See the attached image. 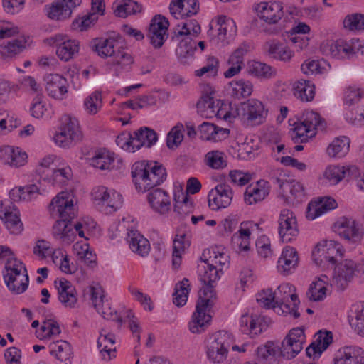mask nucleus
<instances>
[{
  "instance_id": "5fc2aeb1",
  "label": "nucleus",
  "mask_w": 364,
  "mask_h": 364,
  "mask_svg": "<svg viewBox=\"0 0 364 364\" xmlns=\"http://www.w3.org/2000/svg\"><path fill=\"white\" fill-rule=\"evenodd\" d=\"M248 73L261 78H271L276 75V70L270 65L258 61H250L248 63Z\"/></svg>"
},
{
  "instance_id": "a878e982",
  "label": "nucleus",
  "mask_w": 364,
  "mask_h": 364,
  "mask_svg": "<svg viewBox=\"0 0 364 364\" xmlns=\"http://www.w3.org/2000/svg\"><path fill=\"white\" fill-rule=\"evenodd\" d=\"M269 191V183L264 180H259L247 187L244 193L245 202L248 205L259 203L264 200Z\"/></svg>"
},
{
  "instance_id": "39448f33",
  "label": "nucleus",
  "mask_w": 364,
  "mask_h": 364,
  "mask_svg": "<svg viewBox=\"0 0 364 364\" xmlns=\"http://www.w3.org/2000/svg\"><path fill=\"white\" fill-rule=\"evenodd\" d=\"M232 343V334L220 331L209 336L206 340V355L208 360L214 364L224 362L228 354V349Z\"/></svg>"
},
{
  "instance_id": "9b49d317",
  "label": "nucleus",
  "mask_w": 364,
  "mask_h": 364,
  "mask_svg": "<svg viewBox=\"0 0 364 364\" xmlns=\"http://www.w3.org/2000/svg\"><path fill=\"white\" fill-rule=\"evenodd\" d=\"M279 234L284 242H290L298 236L297 221L291 210L284 209L281 211L279 218Z\"/></svg>"
},
{
  "instance_id": "0e129e2a",
  "label": "nucleus",
  "mask_w": 364,
  "mask_h": 364,
  "mask_svg": "<svg viewBox=\"0 0 364 364\" xmlns=\"http://www.w3.org/2000/svg\"><path fill=\"white\" fill-rule=\"evenodd\" d=\"M112 58V64L117 71L128 70L133 63L132 56L124 50H118Z\"/></svg>"
},
{
  "instance_id": "5701e85b",
  "label": "nucleus",
  "mask_w": 364,
  "mask_h": 364,
  "mask_svg": "<svg viewBox=\"0 0 364 364\" xmlns=\"http://www.w3.org/2000/svg\"><path fill=\"white\" fill-rule=\"evenodd\" d=\"M249 51V45L240 44L230 55L228 60V69L224 73V77L231 78L239 74L245 65L244 57Z\"/></svg>"
},
{
  "instance_id": "37998d69",
  "label": "nucleus",
  "mask_w": 364,
  "mask_h": 364,
  "mask_svg": "<svg viewBox=\"0 0 364 364\" xmlns=\"http://www.w3.org/2000/svg\"><path fill=\"white\" fill-rule=\"evenodd\" d=\"M117 41L113 38H97L92 42L94 51L102 58L112 57L116 52Z\"/></svg>"
},
{
  "instance_id": "f3484780",
  "label": "nucleus",
  "mask_w": 364,
  "mask_h": 364,
  "mask_svg": "<svg viewBox=\"0 0 364 364\" xmlns=\"http://www.w3.org/2000/svg\"><path fill=\"white\" fill-rule=\"evenodd\" d=\"M146 198L150 208L159 214L164 215L171 210V196L168 191L163 188H156L150 190Z\"/></svg>"
},
{
  "instance_id": "338daca9",
  "label": "nucleus",
  "mask_w": 364,
  "mask_h": 364,
  "mask_svg": "<svg viewBox=\"0 0 364 364\" xmlns=\"http://www.w3.org/2000/svg\"><path fill=\"white\" fill-rule=\"evenodd\" d=\"M364 98V88L357 85H350L346 88L344 94V105L349 107Z\"/></svg>"
},
{
  "instance_id": "6ab92c4d",
  "label": "nucleus",
  "mask_w": 364,
  "mask_h": 364,
  "mask_svg": "<svg viewBox=\"0 0 364 364\" xmlns=\"http://www.w3.org/2000/svg\"><path fill=\"white\" fill-rule=\"evenodd\" d=\"M357 263L345 259L337 265L333 277V283L340 289H344L357 272Z\"/></svg>"
},
{
  "instance_id": "a18cd8bd",
  "label": "nucleus",
  "mask_w": 364,
  "mask_h": 364,
  "mask_svg": "<svg viewBox=\"0 0 364 364\" xmlns=\"http://www.w3.org/2000/svg\"><path fill=\"white\" fill-rule=\"evenodd\" d=\"M222 274L221 268H216L201 262L198 265L199 279L205 285H212L220 278Z\"/></svg>"
},
{
  "instance_id": "1a4fd4ad",
  "label": "nucleus",
  "mask_w": 364,
  "mask_h": 364,
  "mask_svg": "<svg viewBox=\"0 0 364 364\" xmlns=\"http://www.w3.org/2000/svg\"><path fill=\"white\" fill-rule=\"evenodd\" d=\"M93 200L105 207L107 213H112L119 209L123 203L122 195L115 190L104 186H97L92 191Z\"/></svg>"
},
{
  "instance_id": "2f4dec72",
  "label": "nucleus",
  "mask_w": 364,
  "mask_h": 364,
  "mask_svg": "<svg viewBox=\"0 0 364 364\" xmlns=\"http://www.w3.org/2000/svg\"><path fill=\"white\" fill-rule=\"evenodd\" d=\"M50 353L60 364H70L73 357L72 347L70 344L63 340H58L50 343L48 346Z\"/></svg>"
},
{
  "instance_id": "13d9d810",
  "label": "nucleus",
  "mask_w": 364,
  "mask_h": 364,
  "mask_svg": "<svg viewBox=\"0 0 364 364\" xmlns=\"http://www.w3.org/2000/svg\"><path fill=\"white\" fill-rule=\"evenodd\" d=\"M189 287V280L186 278L176 284L173 302L177 306H183L186 304L190 291Z\"/></svg>"
},
{
  "instance_id": "393cba45",
  "label": "nucleus",
  "mask_w": 364,
  "mask_h": 364,
  "mask_svg": "<svg viewBox=\"0 0 364 364\" xmlns=\"http://www.w3.org/2000/svg\"><path fill=\"white\" fill-rule=\"evenodd\" d=\"M276 183L284 193H289L287 196V200L292 204L301 203L304 198V188L301 183L296 181H282L277 178Z\"/></svg>"
},
{
  "instance_id": "e433bc0d",
  "label": "nucleus",
  "mask_w": 364,
  "mask_h": 364,
  "mask_svg": "<svg viewBox=\"0 0 364 364\" xmlns=\"http://www.w3.org/2000/svg\"><path fill=\"white\" fill-rule=\"evenodd\" d=\"M337 46H338L339 49L337 58L350 59L354 58L358 53H360L362 55V50H363L361 40L355 38L350 41L340 38Z\"/></svg>"
},
{
  "instance_id": "7ed1b4c3",
  "label": "nucleus",
  "mask_w": 364,
  "mask_h": 364,
  "mask_svg": "<svg viewBox=\"0 0 364 364\" xmlns=\"http://www.w3.org/2000/svg\"><path fill=\"white\" fill-rule=\"evenodd\" d=\"M216 299V294L213 285H205L199 291V298L196 311L188 323V328L193 333H201L210 326L211 316L209 311Z\"/></svg>"
},
{
  "instance_id": "052dcab7",
  "label": "nucleus",
  "mask_w": 364,
  "mask_h": 364,
  "mask_svg": "<svg viewBox=\"0 0 364 364\" xmlns=\"http://www.w3.org/2000/svg\"><path fill=\"white\" fill-rule=\"evenodd\" d=\"M343 26L346 30L351 32L364 30V14L360 13L348 14L343 21Z\"/></svg>"
},
{
  "instance_id": "f257e3e1",
  "label": "nucleus",
  "mask_w": 364,
  "mask_h": 364,
  "mask_svg": "<svg viewBox=\"0 0 364 364\" xmlns=\"http://www.w3.org/2000/svg\"><path fill=\"white\" fill-rule=\"evenodd\" d=\"M50 214L60 218L53 227V237L63 243L70 244L74 241L73 224L70 220L75 216L71 195L65 191L53 198L49 205Z\"/></svg>"
},
{
  "instance_id": "423d86ee",
  "label": "nucleus",
  "mask_w": 364,
  "mask_h": 364,
  "mask_svg": "<svg viewBox=\"0 0 364 364\" xmlns=\"http://www.w3.org/2000/svg\"><path fill=\"white\" fill-rule=\"evenodd\" d=\"M333 231L348 244L357 246L364 237V228L358 221L351 217H339L332 225Z\"/></svg>"
},
{
  "instance_id": "4c0bfd02",
  "label": "nucleus",
  "mask_w": 364,
  "mask_h": 364,
  "mask_svg": "<svg viewBox=\"0 0 364 364\" xmlns=\"http://www.w3.org/2000/svg\"><path fill=\"white\" fill-rule=\"evenodd\" d=\"M132 145L139 150L141 146L151 147L157 141L156 133L147 127H141L133 132Z\"/></svg>"
},
{
  "instance_id": "f704fd0d",
  "label": "nucleus",
  "mask_w": 364,
  "mask_h": 364,
  "mask_svg": "<svg viewBox=\"0 0 364 364\" xmlns=\"http://www.w3.org/2000/svg\"><path fill=\"white\" fill-rule=\"evenodd\" d=\"M289 124L293 126L290 129L289 133L291 139L295 143H306L310 139L315 137L317 134L316 131L308 127L307 124L301 120L294 122L293 124H291V120H289Z\"/></svg>"
},
{
  "instance_id": "3c124183",
  "label": "nucleus",
  "mask_w": 364,
  "mask_h": 364,
  "mask_svg": "<svg viewBox=\"0 0 364 364\" xmlns=\"http://www.w3.org/2000/svg\"><path fill=\"white\" fill-rule=\"evenodd\" d=\"M323 40L320 43V53L333 58H337L339 53L338 46L337 43L340 38H338L333 33L322 34Z\"/></svg>"
},
{
  "instance_id": "0eeeda50",
  "label": "nucleus",
  "mask_w": 364,
  "mask_h": 364,
  "mask_svg": "<svg viewBox=\"0 0 364 364\" xmlns=\"http://www.w3.org/2000/svg\"><path fill=\"white\" fill-rule=\"evenodd\" d=\"M82 132L78 120L70 115L65 114L60 119L58 132L53 136L55 143L63 148H69L79 141Z\"/></svg>"
},
{
  "instance_id": "6e6552de",
  "label": "nucleus",
  "mask_w": 364,
  "mask_h": 364,
  "mask_svg": "<svg viewBox=\"0 0 364 364\" xmlns=\"http://www.w3.org/2000/svg\"><path fill=\"white\" fill-rule=\"evenodd\" d=\"M295 291V287L289 283H283L278 287L275 291L277 314H291L295 318L299 317L300 314L297 309L300 301Z\"/></svg>"
},
{
  "instance_id": "bf43d9fd",
  "label": "nucleus",
  "mask_w": 364,
  "mask_h": 364,
  "mask_svg": "<svg viewBox=\"0 0 364 364\" xmlns=\"http://www.w3.org/2000/svg\"><path fill=\"white\" fill-rule=\"evenodd\" d=\"M33 253L40 259H45L48 257H52L53 262L56 263V259L58 258L55 255L57 253L61 254L60 250H55L51 247L49 242L45 240H38L33 247Z\"/></svg>"
},
{
  "instance_id": "09e8293b",
  "label": "nucleus",
  "mask_w": 364,
  "mask_h": 364,
  "mask_svg": "<svg viewBox=\"0 0 364 364\" xmlns=\"http://www.w3.org/2000/svg\"><path fill=\"white\" fill-rule=\"evenodd\" d=\"M31 115L36 119L49 118L51 110L44 100L43 95L38 94L33 100L30 107Z\"/></svg>"
},
{
  "instance_id": "4be33fe9",
  "label": "nucleus",
  "mask_w": 364,
  "mask_h": 364,
  "mask_svg": "<svg viewBox=\"0 0 364 364\" xmlns=\"http://www.w3.org/2000/svg\"><path fill=\"white\" fill-rule=\"evenodd\" d=\"M46 90L49 96L58 100L63 99L68 92L66 78L58 74H49L45 78Z\"/></svg>"
},
{
  "instance_id": "cd10ccee",
  "label": "nucleus",
  "mask_w": 364,
  "mask_h": 364,
  "mask_svg": "<svg viewBox=\"0 0 364 364\" xmlns=\"http://www.w3.org/2000/svg\"><path fill=\"white\" fill-rule=\"evenodd\" d=\"M299 264V255L295 248L287 246L277 262L278 271L284 275L291 274Z\"/></svg>"
},
{
  "instance_id": "2eb2a0df",
  "label": "nucleus",
  "mask_w": 364,
  "mask_h": 364,
  "mask_svg": "<svg viewBox=\"0 0 364 364\" xmlns=\"http://www.w3.org/2000/svg\"><path fill=\"white\" fill-rule=\"evenodd\" d=\"M0 162L12 168H19L27 164L28 154L17 146H1Z\"/></svg>"
},
{
  "instance_id": "20e7f679",
  "label": "nucleus",
  "mask_w": 364,
  "mask_h": 364,
  "mask_svg": "<svg viewBox=\"0 0 364 364\" xmlns=\"http://www.w3.org/2000/svg\"><path fill=\"white\" fill-rule=\"evenodd\" d=\"M200 26L196 20L190 19L178 23L173 29L172 38L178 41L177 51L180 55H191L196 48L193 39L200 33Z\"/></svg>"
},
{
  "instance_id": "aec40b11",
  "label": "nucleus",
  "mask_w": 364,
  "mask_h": 364,
  "mask_svg": "<svg viewBox=\"0 0 364 364\" xmlns=\"http://www.w3.org/2000/svg\"><path fill=\"white\" fill-rule=\"evenodd\" d=\"M259 228L257 223L252 221L242 222L240 225L239 230L233 234L231 240L239 250L247 251L250 249V236L253 232Z\"/></svg>"
},
{
  "instance_id": "603ef678",
  "label": "nucleus",
  "mask_w": 364,
  "mask_h": 364,
  "mask_svg": "<svg viewBox=\"0 0 364 364\" xmlns=\"http://www.w3.org/2000/svg\"><path fill=\"white\" fill-rule=\"evenodd\" d=\"M230 95L236 99L249 97L253 91V85L249 80L240 79L229 83Z\"/></svg>"
},
{
  "instance_id": "680f3d73",
  "label": "nucleus",
  "mask_w": 364,
  "mask_h": 364,
  "mask_svg": "<svg viewBox=\"0 0 364 364\" xmlns=\"http://www.w3.org/2000/svg\"><path fill=\"white\" fill-rule=\"evenodd\" d=\"M102 107V93L95 91L87 96L84 100V108L89 114H96Z\"/></svg>"
},
{
  "instance_id": "69168bd1",
  "label": "nucleus",
  "mask_w": 364,
  "mask_h": 364,
  "mask_svg": "<svg viewBox=\"0 0 364 364\" xmlns=\"http://www.w3.org/2000/svg\"><path fill=\"white\" fill-rule=\"evenodd\" d=\"M343 168L340 164L328 165L323 171V176L330 185H336L343 179Z\"/></svg>"
},
{
  "instance_id": "864d4df0",
  "label": "nucleus",
  "mask_w": 364,
  "mask_h": 364,
  "mask_svg": "<svg viewBox=\"0 0 364 364\" xmlns=\"http://www.w3.org/2000/svg\"><path fill=\"white\" fill-rule=\"evenodd\" d=\"M218 26V36L220 40H224L228 37L233 36L237 31L235 21L225 16H220L215 21Z\"/></svg>"
},
{
  "instance_id": "79ce46f5",
  "label": "nucleus",
  "mask_w": 364,
  "mask_h": 364,
  "mask_svg": "<svg viewBox=\"0 0 364 364\" xmlns=\"http://www.w3.org/2000/svg\"><path fill=\"white\" fill-rule=\"evenodd\" d=\"M267 46L269 55L277 60L289 63L294 55L292 50L279 41H270Z\"/></svg>"
},
{
  "instance_id": "6e6d98bb",
  "label": "nucleus",
  "mask_w": 364,
  "mask_h": 364,
  "mask_svg": "<svg viewBox=\"0 0 364 364\" xmlns=\"http://www.w3.org/2000/svg\"><path fill=\"white\" fill-rule=\"evenodd\" d=\"M219 102H215L214 97L212 96V93L203 94L200 100L197 103V109L199 112H202L203 114H205L206 117H211L213 114H216L218 112Z\"/></svg>"
},
{
  "instance_id": "412c9836",
  "label": "nucleus",
  "mask_w": 364,
  "mask_h": 364,
  "mask_svg": "<svg viewBox=\"0 0 364 364\" xmlns=\"http://www.w3.org/2000/svg\"><path fill=\"white\" fill-rule=\"evenodd\" d=\"M242 109L243 116L255 125L262 124L267 115L263 103L256 99L248 100L242 105Z\"/></svg>"
},
{
  "instance_id": "58836bf2",
  "label": "nucleus",
  "mask_w": 364,
  "mask_h": 364,
  "mask_svg": "<svg viewBox=\"0 0 364 364\" xmlns=\"http://www.w3.org/2000/svg\"><path fill=\"white\" fill-rule=\"evenodd\" d=\"M292 90L294 95L302 102L312 101L316 94V85L306 80L296 81Z\"/></svg>"
},
{
  "instance_id": "9d476101",
  "label": "nucleus",
  "mask_w": 364,
  "mask_h": 364,
  "mask_svg": "<svg viewBox=\"0 0 364 364\" xmlns=\"http://www.w3.org/2000/svg\"><path fill=\"white\" fill-rule=\"evenodd\" d=\"M50 43L56 47L57 56L65 62L73 59L79 52V42L63 34H57L51 37Z\"/></svg>"
},
{
  "instance_id": "7c9ffc66",
  "label": "nucleus",
  "mask_w": 364,
  "mask_h": 364,
  "mask_svg": "<svg viewBox=\"0 0 364 364\" xmlns=\"http://www.w3.org/2000/svg\"><path fill=\"white\" fill-rule=\"evenodd\" d=\"M320 252L326 262L334 265L337 262V257H343L345 255L346 250L343 245L336 240H323L320 243Z\"/></svg>"
},
{
  "instance_id": "ea45409f",
  "label": "nucleus",
  "mask_w": 364,
  "mask_h": 364,
  "mask_svg": "<svg viewBox=\"0 0 364 364\" xmlns=\"http://www.w3.org/2000/svg\"><path fill=\"white\" fill-rule=\"evenodd\" d=\"M4 282L12 293L20 294L23 293L28 288L29 278L27 272L20 274L4 276Z\"/></svg>"
},
{
  "instance_id": "774afa93",
  "label": "nucleus",
  "mask_w": 364,
  "mask_h": 364,
  "mask_svg": "<svg viewBox=\"0 0 364 364\" xmlns=\"http://www.w3.org/2000/svg\"><path fill=\"white\" fill-rule=\"evenodd\" d=\"M73 176L72 170L68 166H63L59 168H52V178L53 183L63 186Z\"/></svg>"
},
{
  "instance_id": "f8f14e48",
  "label": "nucleus",
  "mask_w": 364,
  "mask_h": 364,
  "mask_svg": "<svg viewBox=\"0 0 364 364\" xmlns=\"http://www.w3.org/2000/svg\"><path fill=\"white\" fill-rule=\"evenodd\" d=\"M232 197V188L226 183H220L209 192L208 205L213 210L225 208L231 204Z\"/></svg>"
},
{
  "instance_id": "a211bd4d",
  "label": "nucleus",
  "mask_w": 364,
  "mask_h": 364,
  "mask_svg": "<svg viewBox=\"0 0 364 364\" xmlns=\"http://www.w3.org/2000/svg\"><path fill=\"white\" fill-rule=\"evenodd\" d=\"M58 300L65 309H75L78 305L77 293L75 287L65 279L55 281Z\"/></svg>"
},
{
  "instance_id": "dca6fc26",
  "label": "nucleus",
  "mask_w": 364,
  "mask_h": 364,
  "mask_svg": "<svg viewBox=\"0 0 364 364\" xmlns=\"http://www.w3.org/2000/svg\"><path fill=\"white\" fill-rule=\"evenodd\" d=\"M168 21L161 15L156 16L151 21L147 36L151 44L156 48H161L168 38Z\"/></svg>"
},
{
  "instance_id": "4d7b16f0",
  "label": "nucleus",
  "mask_w": 364,
  "mask_h": 364,
  "mask_svg": "<svg viewBox=\"0 0 364 364\" xmlns=\"http://www.w3.org/2000/svg\"><path fill=\"white\" fill-rule=\"evenodd\" d=\"M193 202L187 193H181L178 199L175 198L173 210L179 218H183L193 212Z\"/></svg>"
},
{
  "instance_id": "c03bdc74",
  "label": "nucleus",
  "mask_w": 364,
  "mask_h": 364,
  "mask_svg": "<svg viewBox=\"0 0 364 364\" xmlns=\"http://www.w3.org/2000/svg\"><path fill=\"white\" fill-rule=\"evenodd\" d=\"M262 318L257 315L245 314L240 319L241 331L250 336H255L262 332Z\"/></svg>"
},
{
  "instance_id": "c756f323",
  "label": "nucleus",
  "mask_w": 364,
  "mask_h": 364,
  "mask_svg": "<svg viewBox=\"0 0 364 364\" xmlns=\"http://www.w3.org/2000/svg\"><path fill=\"white\" fill-rule=\"evenodd\" d=\"M127 242L129 249L135 254L141 257L148 255L151 249L150 243L138 230L128 229Z\"/></svg>"
},
{
  "instance_id": "8fccbe9b",
  "label": "nucleus",
  "mask_w": 364,
  "mask_h": 364,
  "mask_svg": "<svg viewBox=\"0 0 364 364\" xmlns=\"http://www.w3.org/2000/svg\"><path fill=\"white\" fill-rule=\"evenodd\" d=\"M114 155L105 149L97 150L94 156L89 159L90 164L100 170L109 169L114 162Z\"/></svg>"
},
{
  "instance_id": "a19ab883",
  "label": "nucleus",
  "mask_w": 364,
  "mask_h": 364,
  "mask_svg": "<svg viewBox=\"0 0 364 364\" xmlns=\"http://www.w3.org/2000/svg\"><path fill=\"white\" fill-rule=\"evenodd\" d=\"M350 326L360 336H364V302L352 305L348 313Z\"/></svg>"
},
{
  "instance_id": "b1692460",
  "label": "nucleus",
  "mask_w": 364,
  "mask_h": 364,
  "mask_svg": "<svg viewBox=\"0 0 364 364\" xmlns=\"http://www.w3.org/2000/svg\"><path fill=\"white\" fill-rule=\"evenodd\" d=\"M169 10L175 18H184L196 14L199 11V4L196 0H172Z\"/></svg>"
},
{
  "instance_id": "c85d7f7f",
  "label": "nucleus",
  "mask_w": 364,
  "mask_h": 364,
  "mask_svg": "<svg viewBox=\"0 0 364 364\" xmlns=\"http://www.w3.org/2000/svg\"><path fill=\"white\" fill-rule=\"evenodd\" d=\"M80 3V0H56L49 7L48 16L53 20H62L69 18L73 9Z\"/></svg>"
},
{
  "instance_id": "de8ad7c7",
  "label": "nucleus",
  "mask_w": 364,
  "mask_h": 364,
  "mask_svg": "<svg viewBox=\"0 0 364 364\" xmlns=\"http://www.w3.org/2000/svg\"><path fill=\"white\" fill-rule=\"evenodd\" d=\"M105 5L102 0H92V12L80 18V30H86L98 20L99 15L104 14Z\"/></svg>"
},
{
  "instance_id": "c9c22d12",
  "label": "nucleus",
  "mask_w": 364,
  "mask_h": 364,
  "mask_svg": "<svg viewBox=\"0 0 364 364\" xmlns=\"http://www.w3.org/2000/svg\"><path fill=\"white\" fill-rule=\"evenodd\" d=\"M336 358L346 364H364V352L355 346H346L338 351Z\"/></svg>"
},
{
  "instance_id": "ddd939ff",
  "label": "nucleus",
  "mask_w": 364,
  "mask_h": 364,
  "mask_svg": "<svg viewBox=\"0 0 364 364\" xmlns=\"http://www.w3.org/2000/svg\"><path fill=\"white\" fill-rule=\"evenodd\" d=\"M259 18L268 24H276L284 16L283 5L280 1H262L255 5Z\"/></svg>"
},
{
  "instance_id": "49530a36",
  "label": "nucleus",
  "mask_w": 364,
  "mask_h": 364,
  "mask_svg": "<svg viewBox=\"0 0 364 364\" xmlns=\"http://www.w3.org/2000/svg\"><path fill=\"white\" fill-rule=\"evenodd\" d=\"M28 37L21 36L0 46V54L5 58L13 57L21 53L28 45Z\"/></svg>"
},
{
  "instance_id": "473e14b6",
  "label": "nucleus",
  "mask_w": 364,
  "mask_h": 364,
  "mask_svg": "<svg viewBox=\"0 0 364 364\" xmlns=\"http://www.w3.org/2000/svg\"><path fill=\"white\" fill-rule=\"evenodd\" d=\"M115 336L112 333H103L97 339V348L101 358L105 361H109L116 357Z\"/></svg>"
},
{
  "instance_id": "bb28decb",
  "label": "nucleus",
  "mask_w": 364,
  "mask_h": 364,
  "mask_svg": "<svg viewBox=\"0 0 364 364\" xmlns=\"http://www.w3.org/2000/svg\"><path fill=\"white\" fill-rule=\"evenodd\" d=\"M351 141L347 136L335 137L327 146L325 154L333 160L344 159L350 151Z\"/></svg>"
},
{
  "instance_id": "4468645a",
  "label": "nucleus",
  "mask_w": 364,
  "mask_h": 364,
  "mask_svg": "<svg viewBox=\"0 0 364 364\" xmlns=\"http://www.w3.org/2000/svg\"><path fill=\"white\" fill-rule=\"evenodd\" d=\"M0 219L11 234L22 232L23 225L19 218V211L9 201L0 202Z\"/></svg>"
},
{
  "instance_id": "e2e57ef3",
  "label": "nucleus",
  "mask_w": 364,
  "mask_h": 364,
  "mask_svg": "<svg viewBox=\"0 0 364 364\" xmlns=\"http://www.w3.org/2000/svg\"><path fill=\"white\" fill-rule=\"evenodd\" d=\"M189 246V241L186 240L185 235H177L173 245V265L177 268L181 264V255L186 247Z\"/></svg>"
},
{
  "instance_id": "f03ea898",
  "label": "nucleus",
  "mask_w": 364,
  "mask_h": 364,
  "mask_svg": "<svg viewBox=\"0 0 364 364\" xmlns=\"http://www.w3.org/2000/svg\"><path fill=\"white\" fill-rule=\"evenodd\" d=\"M131 174L136 191L141 193L154 189L167 178L166 168L156 161L135 162L132 167Z\"/></svg>"
},
{
  "instance_id": "72a5a7b5",
  "label": "nucleus",
  "mask_w": 364,
  "mask_h": 364,
  "mask_svg": "<svg viewBox=\"0 0 364 364\" xmlns=\"http://www.w3.org/2000/svg\"><path fill=\"white\" fill-rule=\"evenodd\" d=\"M61 333L60 325L54 318H46L39 329L36 330V337L41 341H50Z\"/></svg>"
}]
</instances>
